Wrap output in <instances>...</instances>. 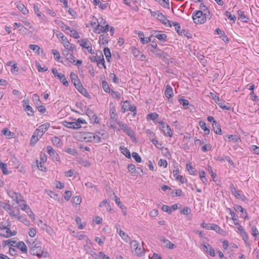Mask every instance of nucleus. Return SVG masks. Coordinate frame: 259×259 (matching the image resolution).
I'll list each match as a JSON object with an SVG mask.
<instances>
[{
  "mask_svg": "<svg viewBox=\"0 0 259 259\" xmlns=\"http://www.w3.org/2000/svg\"><path fill=\"white\" fill-rule=\"evenodd\" d=\"M171 24L175 26V30L180 35H184L188 38H189V36H187V34H190V33L184 29H181V26L179 23L172 21Z\"/></svg>",
  "mask_w": 259,
  "mask_h": 259,
  "instance_id": "10",
  "label": "nucleus"
},
{
  "mask_svg": "<svg viewBox=\"0 0 259 259\" xmlns=\"http://www.w3.org/2000/svg\"><path fill=\"white\" fill-rule=\"evenodd\" d=\"M237 14L238 15L239 19L243 22L248 23L250 19L249 18L244 14V12L241 10H239L237 11Z\"/></svg>",
  "mask_w": 259,
  "mask_h": 259,
  "instance_id": "25",
  "label": "nucleus"
},
{
  "mask_svg": "<svg viewBox=\"0 0 259 259\" xmlns=\"http://www.w3.org/2000/svg\"><path fill=\"white\" fill-rule=\"evenodd\" d=\"M199 124L201 128L203 130L204 134L208 135L210 133V130L209 127H206V123L203 121H200Z\"/></svg>",
  "mask_w": 259,
  "mask_h": 259,
  "instance_id": "38",
  "label": "nucleus"
},
{
  "mask_svg": "<svg viewBox=\"0 0 259 259\" xmlns=\"http://www.w3.org/2000/svg\"><path fill=\"white\" fill-rule=\"evenodd\" d=\"M159 239L161 242L163 243L164 246L165 247L169 249H173L176 247V245L173 243L165 239L164 237H161Z\"/></svg>",
  "mask_w": 259,
  "mask_h": 259,
  "instance_id": "23",
  "label": "nucleus"
},
{
  "mask_svg": "<svg viewBox=\"0 0 259 259\" xmlns=\"http://www.w3.org/2000/svg\"><path fill=\"white\" fill-rule=\"evenodd\" d=\"M104 53L105 56V57L108 62H110V59L111 58V55L110 50L108 48H105L104 49Z\"/></svg>",
  "mask_w": 259,
  "mask_h": 259,
  "instance_id": "46",
  "label": "nucleus"
},
{
  "mask_svg": "<svg viewBox=\"0 0 259 259\" xmlns=\"http://www.w3.org/2000/svg\"><path fill=\"white\" fill-rule=\"evenodd\" d=\"M1 207H3L4 209H5L8 212L9 211L11 208V205L10 204L4 202L3 201H0Z\"/></svg>",
  "mask_w": 259,
  "mask_h": 259,
  "instance_id": "61",
  "label": "nucleus"
},
{
  "mask_svg": "<svg viewBox=\"0 0 259 259\" xmlns=\"http://www.w3.org/2000/svg\"><path fill=\"white\" fill-rule=\"evenodd\" d=\"M212 127L214 132L218 135H222V131L221 128L220 124L218 122H214L212 123Z\"/></svg>",
  "mask_w": 259,
  "mask_h": 259,
  "instance_id": "33",
  "label": "nucleus"
},
{
  "mask_svg": "<svg viewBox=\"0 0 259 259\" xmlns=\"http://www.w3.org/2000/svg\"><path fill=\"white\" fill-rule=\"evenodd\" d=\"M161 58L162 60L166 64H169L170 61V57L165 53H163V54L160 58Z\"/></svg>",
  "mask_w": 259,
  "mask_h": 259,
  "instance_id": "64",
  "label": "nucleus"
},
{
  "mask_svg": "<svg viewBox=\"0 0 259 259\" xmlns=\"http://www.w3.org/2000/svg\"><path fill=\"white\" fill-rule=\"evenodd\" d=\"M206 229L214 230L217 233L221 235H224L225 233V231L223 229L215 224H208V226L206 227Z\"/></svg>",
  "mask_w": 259,
  "mask_h": 259,
  "instance_id": "12",
  "label": "nucleus"
},
{
  "mask_svg": "<svg viewBox=\"0 0 259 259\" xmlns=\"http://www.w3.org/2000/svg\"><path fill=\"white\" fill-rule=\"evenodd\" d=\"M159 4L164 8L168 9L170 8L169 0H161Z\"/></svg>",
  "mask_w": 259,
  "mask_h": 259,
  "instance_id": "57",
  "label": "nucleus"
},
{
  "mask_svg": "<svg viewBox=\"0 0 259 259\" xmlns=\"http://www.w3.org/2000/svg\"><path fill=\"white\" fill-rule=\"evenodd\" d=\"M120 129H121L126 134H127L131 138H135V133L131 127L128 126L126 124L121 121L117 122Z\"/></svg>",
  "mask_w": 259,
  "mask_h": 259,
  "instance_id": "5",
  "label": "nucleus"
},
{
  "mask_svg": "<svg viewBox=\"0 0 259 259\" xmlns=\"http://www.w3.org/2000/svg\"><path fill=\"white\" fill-rule=\"evenodd\" d=\"M7 194L13 201H15L18 204L21 202H25V201L23 199V196L19 193H17L13 190H9L7 191Z\"/></svg>",
  "mask_w": 259,
  "mask_h": 259,
  "instance_id": "3",
  "label": "nucleus"
},
{
  "mask_svg": "<svg viewBox=\"0 0 259 259\" xmlns=\"http://www.w3.org/2000/svg\"><path fill=\"white\" fill-rule=\"evenodd\" d=\"M65 49L69 51L70 52H73L76 51V47L73 44H71L68 41L67 38H64L63 41L61 42Z\"/></svg>",
  "mask_w": 259,
  "mask_h": 259,
  "instance_id": "13",
  "label": "nucleus"
},
{
  "mask_svg": "<svg viewBox=\"0 0 259 259\" xmlns=\"http://www.w3.org/2000/svg\"><path fill=\"white\" fill-rule=\"evenodd\" d=\"M207 13H203L202 11H195L192 14V19L197 24H202L206 21Z\"/></svg>",
  "mask_w": 259,
  "mask_h": 259,
  "instance_id": "1",
  "label": "nucleus"
},
{
  "mask_svg": "<svg viewBox=\"0 0 259 259\" xmlns=\"http://www.w3.org/2000/svg\"><path fill=\"white\" fill-rule=\"evenodd\" d=\"M0 169H2L3 173L4 175H8L9 174V171L7 170V166L6 163H0Z\"/></svg>",
  "mask_w": 259,
  "mask_h": 259,
  "instance_id": "58",
  "label": "nucleus"
},
{
  "mask_svg": "<svg viewBox=\"0 0 259 259\" xmlns=\"http://www.w3.org/2000/svg\"><path fill=\"white\" fill-rule=\"evenodd\" d=\"M203 247V250L208 253L211 256H215V253L214 249L209 244L203 243L202 244Z\"/></svg>",
  "mask_w": 259,
  "mask_h": 259,
  "instance_id": "20",
  "label": "nucleus"
},
{
  "mask_svg": "<svg viewBox=\"0 0 259 259\" xmlns=\"http://www.w3.org/2000/svg\"><path fill=\"white\" fill-rule=\"evenodd\" d=\"M164 95L167 98H170L173 96V90L170 85H166L164 91Z\"/></svg>",
  "mask_w": 259,
  "mask_h": 259,
  "instance_id": "29",
  "label": "nucleus"
},
{
  "mask_svg": "<svg viewBox=\"0 0 259 259\" xmlns=\"http://www.w3.org/2000/svg\"><path fill=\"white\" fill-rule=\"evenodd\" d=\"M11 246L17 247L24 253L27 252V246L23 241H19L16 245L11 244Z\"/></svg>",
  "mask_w": 259,
  "mask_h": 259,
  "instance_id": "21",
  "label": "nucleus"
},
{
  "mask_svg": "<svg viewBox=\"0 0 259 259\" xmlns=\"http://www.w3.org/2000/svg\"><path fill=\"white\" fill-rule=\"evenodd\" d=\"M78 43H79L80 46L82 47L87 49L89 45H91V42L86 38L82 39L81 40H78L77 41Z\"/></svg>",
  "mask_w": 259,
  "mask_h": 259,
  "instance_id": "45",
  "label": "nucleus"
},
{
  "mask_svg": "<svg viewBox=\"0 0 259 259\" xmlns=\"http://www.w3.org/2000/svg\"><path fill=\"white\" fill-rule=\"evenodd\" d=\"M131 106V104L128 101H125L123 102V104L122 106V109L123 110V113H124L126 111H128V108Z\"/></svg>",
  "mask_w": 259,
  "mask_h": 259,
  "instance_id": "60",
  "label": "nucleus"
},
{
  "mask_svg": "<svg viewBox=\"0 0 259 259\" xmlns=\"http://www.w3.org/2000/svg\"><path fill=\"white\" fill-rule=\"evenodd\" d=\"M93 133L83 132L80 134V140L85 142H92Z\"/></svg>",
  "mask_w": 259,
  "mask_h": 259,
  "instance_id": "19",
  "label": "nucleus"
},
{
  "mask_svg": "<svg viewBox=\"0 0 259 259\" xmlns=\"http://www.w3.org/2000/svg\"><path fill=\"white\" fill-rule=\"evenodd\" d=\"M9 226H10L8 221L2 222L0 225V230L3 231L6 230Z\"/></svg>",
  "mask_w": 259,
  "mask_h": 259,
  "instance_id": "63",
  "label": "nucleus"
},
{
  "mask_svg": "<svg viewBox=\"0 0 259 259\" xmlns=\"http://www.w3.org/2000/svg\"><path fill=\"white\" fill-rule=\"evenodd\" d=\"M69 34H70V35L76 38V39H77V38H79L80 37V36L78 34V33L75 30H74L73 29H70V30H69Z\"/></svg>",
  "mask_w": 259,
  "mask_h": 259,
  "instance_id": "62",
  "label": "nucleus"
},
{
  "mask_svg": "<svg viewBox=\"0 0 259 259\" xmlns=\"http://www.w3.org/2000/svg\"><path fill=\"white\" fill-rule=\"evenodd\" d=\"M138 35V36L139 38L141 40V42L143 44H148V41L147 40H145L146 38L144 37V33L142 31H139L137 33Z\"/></svg>",
  "mask_w": 259,
  "mask_h": 259,
  "instance_id": "59",
  "label": "nucleus"
},
{
  "mask_svg": "<svg viewBox=\"0 0 259 259\" xmlns=\"http://www.w3.org/2000/svg\"><path fill=\"white\" fill-rule=\"evenodd\" d=\"M20 208L26 212L28 215L32 219H34V214L31 210L29 205L26 204H23V205L19 204Z\"/></svg>",
  "mask_w": 259,
  "mask_h": 259,
  "instance_id": "18",
  "label": "nucleus"
},
{
  "mask_svg": "<svg viewBox=\"0 0 259 259\" xmlns=\"http://www.w3.org/2000/svg\"><path fill=\"white\" fill-rule=\"evenodd\" d=\"M183 194V191L181 189H176L172 191L171 195L172 197L181 196Z\"/></svg>",
  "mask_w": 259,
  "mask_h": 259,
  "instance_id": "56",
  "label": "nucleus"
},
{
  "mask_svg": "<svg viewBox=\"0 0 259 259\" xmlns=\"http://www.w3.org/2000/svg\"><path fill=\"white\" fill-rule=\"evenodd\" d=\"M70 77L72 83H73L76 89H77L78 87H79L82 85L77 75L75 73L72 72H71L70 74Z\"/></svg>",
  "mask_w": 259,
  "mask_h": 259,
  "instance_id": "16",
  "label": "nucleus"
},
{
  "mask_svg": "<svg viewBox=\"0 0 259 259\" xmlns=\"http://www.w3.org/2000/svg\"><path fill=\"white\" fill-rule=\"evenodd\" d=\"M47 152L54 160L60 161V157L58 153L52 148L51 146L47 147Z\"/></svg>",
  "mask_w": 259,
  "mask_h": 259,
  "instance_id": "14",
  "label": "nucleus"
},
{
  "mask_svg": "<svg viewBox=\"0 0 259 259\" xmlns=\"http://www.w3.org/2000/svg\"><path fill=\"white\" fill-rule=\"evenodd\" d=\"M151 53L156 55L157 57L160 58L162 55L163 54V52L161 50L156 48V49H150Z\"/></svg>",
  "mask_w": 259,
  "mask_h": 259,
  "instance_id": "44",
  "label": "nucleus"
},
{
  "mask_svg": "<svg viewBox=\"0 0 259 259\" xmlns=\"http://www.w3.org/2000/svg\"><path fill=\"white\" fill-rule=\"evenodd\" d=\"M10 226H9L6 229V234H1V236H3L4 237H5V238H9L11 236L16 235L17 234V231H11L10 229Z\"/></svg>",
  "mask_w": 259,
  "mask_h": 259,
  "instance_id": "34",
  "label": "nucleus"
},
{
  "mask_svg": "<svg viewBox=\"0 0 259 259\" xmlns=\"http://www.w3.org/2000/svg\"><path fill=\"white\" fill-rule=\"evenodd\" d=\"M35 66L38 71V72H44L48 70V68L46 66L41 67L40 63L36 61Z\"/></svg>",
  "mask_w": 259,
  "mask_h": 259,
  "instance_id": "52",
  "label": "nucleus"
},
{
  "mask_svg": "<svg viewBox=\"0 0 259 259\" xmlns=\"http://www.w3.org/2000/svg\"><path fill=\"white\" fill-rule=\"evenodd\" d=\"M57 24L61 27L63 31H65L67 34H69V31L70 30L71 28L67 25L65 24L63 21H58Z\"/></svg>",
  "mask_w": 259,
  "mask_h": 259,
  "instance_id": "31",
  "label": "nucleus"
},
{
  "mask_svg": "<svg viewBox=\"0 0 259 259\" xmlns=\"http://www.w3.org/2000/svg\"><path fill=\"white\" fill-rule=\"evenodd\" d=\"M52 72L54 76L55 77H57L58 78H59L61 83H62L64 85H65V87L68 86V82L67 80L66 77L64 74L59 73L58 72L57 69L55 68L52 69Z\"/></svg>",
  "mask_w": 259,
  "mask_h": 259,
  "instance_id": "6",
  "label": "nucleus"
},
{
  "mask_svg": "<svg viewBox=\"0 0 259 259\" xmlns=\"http://www.w3.org/2000/svg\"><path fill=\"white\" fill-rule=\"evenodd\" d=\"M157 19L165 25H167L169 26V27H171L172 26L171 23L172 22V21L167 19L165 15H164L161 12H159V14L157 16Z\"/></svg>",
  "mask_w": 259,
  "mask_h": 259,
  "instance_id": "15",
  "label": "nucleus"
},
{
  "mask_svg": "<svg viewBox=\"0 0 259 259\" xmlns=\"http://www.w3.org/2000/svg\"><path fill=\"white\" fill-rule=\"evenodd\" d=\"M52 143L58 147H61L62 145V142L60 138L58 137L55 136L52 139Z\"/></svg>",
  "mask_w": 259,
  "mask_h": 259,
  "instance_id": "41",
  "label": "nucleus"
},
{
  "mask_svg": "<svg viewBox=\"0 0 259 259\" xmlns=\"http://www.w3.org/2000/svg\"><path fill=\"white\" fill-rule=\"evenodd\" d=\"M159 123L161 125L160 128L162 130L164 135L171 137L172 136V132L170 128V126L167 124L163 122H159Z\"/></svg>",
  "mask_w": 259,
  "mask_h": 259,
  "instance_id": "9",
  "label": "nucleus"
},
{
  "mask_svg": "<svg viewBox=\"0 0 259 259\" xmlns=\"http://www.w3.org/2000/svg\"><path fill=\"white\" fill-rule=\"evenodd\" d=\"M225 101L222 100L221 99L219 101H216V103L222 109L230 110L231 109V108L230 106L225 105Z\"/></svg>",
  "mask_w": 259,
  "mask_h": 259,
  "instance_id": "37",
  "label": "nucleus"
},
{
  "mask_svg": "<svg viewBox=\"0 0 259 259\" xmlns=\"http://www.w3.org/2000/svg\"><path fill=\"white\" fill-rule=\"evenodd\" d=\"M8 213L12 218H16L19 220L21 219L19 206H16L14 208L11 207Z\"/></svg>",
  "mask_w": 259,
  "mask_h": 259,
  "instance_id": "17",
  "label": "nucleus"
},
{
  "mask_svg": "<svg viewBox=\"0 0 259 259\" xmlns=\"http://www.w3.org/2000/svg\"><path fill=\"white\" fill-rule=\"evenodd\" d=\"M63 125L68 128H73V129H79V126H78V123L77 122H68V121H64L63 122Z\"/></svg>",
  "mask_w": 259,
  "mask_h": 259,
  "instance_id": "28",
  "label": "nucleus"
},
{
  "mask_svg": "<svg viewBox=\"0 0 259 259\" xmlns=\"http://www.w3.org/2000/svg\"><path fill=\"white\" fill-rule=\"evenodd\" d=\"M109 29V25L106 24L105 26L101 25L98 24L95 26L94 28V32L95 33L100 34L101 32L106 33Z\"/></svg>",
  "mask_w": 259,
  "mask_h": 259,
  "instance_id": "11",
  "label": "nucleus"
},
{
  "mask_svg": "<svg viewBox=\"0 0 259 259\" xmlns=\"http://www.w3.org/2000/svg\"><path fill=\"white\" fill-rule=\"evenodd\" d=\"M101 142V137L97 134L93 133L92 142L98 143Z\"/></svg>",
  "mask_w": 259,
  "mask_h": 259,
  "instance_id": "54",
  "label": "nucleus"
},
{
  "mask_svg": "<svg viewBox=\"0 0 259 259\" xmlns=\"http://www.w3.org/2000/svg\"><path fill=\"white\" fill-rule=\"evenodd\" d=\"M2 133L4 134L8 139H10L14 135V133H12L9 131L8 128H4Z\"/></svg>",
  "mask_w": 259,
  "mask_h": 259,
  "instance_id": "43",
  "label": "nucleus"
},
{
  "mask_svg": "<svg viewBox=\"0 0 259 259\" xmlns=\"http://www.w3.org/2000/svg\"><path fill=\"white\" fill-rule=\"evenodd\" d=\"M29 253L33 255H36L38 257H46L47 256V252L45 251L42 247L38 243L33 249L29 250Z\"/></svg>",
  "mask_w": 259,
  "mask_h": 259,
  "instance_id": "2",
  "label": "nucleus"
},
{
  "mask_svg": "<svg viewBox=\"0 0 259 259\" xmlns=\"http://www.w3.org/2000/svg\"><path fill=\"white\" fill-rule=\"evenodd\" d=\"M251 231L252 235L255 237L254 239L256 240L259 237V233L256 227L255 226H252Z\"/></svg>",
  "mask_w": 259,
  "mask_h": 259,
  "instance_id": "51",
  "label": "nucleus"
},
{
  "mask_svg": "<svg viewBox=\"0 0 259 259\" xmlns=\"http://www.w3.org/2000/svg\"><path fill=\"white\" fill-rule=\"evenodd\" d=\"M152 36H154L159 40H165L167 37V36L165 34L160 33V31H154L152 35Z\"/></svg>",
  "mask_w": 259,
  "mask_h": 259,
  "instance_id": "27",
  "label": "nucleus"
},
{
  "mask_svg": "<svg viewBox=\"0 0 259 259\" xmlns=\"http://www.w3.org/2000/svg\"><path fill=\"white\" fill-rule=\"evenodd\" d=\"M24 109L28 116L34 115V111L33 108L29 105H26L25 107H24Z\"/></svg>",
  "mask_w": 259,
  "mask_h": 259,
  "instance_id": "48",
  "label": "nucleus"
},
{
  "mask_svg": "<svg viewBox=\"0 0 259 259\" xmlns=\"http://www.w3.org/2000/svg\"><path fill=\"white\" fill-rule=\"evenodd\" d=\"M17 8L23 15H27L28 13V10L25 6L21 3H18Z\"/></svg>",
  "mask_w": 259,
  "mask_h": 259,
  "instance_id": "36",
  "label": "nucleus"
},
{
  "mask_svg": "<svg viewBox=\"0 0 259 259\" xmlns=\"http://www.w3.org/2000/svg\"><path fill=\"white\" fill-rule=\"evenodd\" d=\"M75 222L76 224L78 225V229H82L86 225L85 223H81V219L79 217H76Z\"/></svg>",
  "mask_w": 259,
  "mask_h": 259,
  "instance_id": "47",
  "label": "nucleus"
},
{
  "mask_svg": "<svg viewBox=\"0 0 259 259\" xmlns=\"http://www.w3.org/2000/svg\"><path fill=\"white\" fill-rule=\"evenodd\" d=\"M119 149L121 152L128 159L131 158V155L129 150L124 146H120Z\"/></svg>",
  "mask_w": 259,
  "mask_h": 259,
  "instance_id": "35",
  "label": "nucleus"
},
{
  "mask_svg": "<svg viewBox=\"0 0 259 259\" xmlns=\"http://www.w3.org/2000/svg\"><path fill=\"white\" fill-rule=\"evenodd\" d=\"M115 227L116 228L117 232L118 233L119 236L121 237V238L123 240H124L126 242H127L130 238L128 235L121 230L118 231V228H120V225L118 224H117Z\"/></svg>",
  "mask_w": 259,
  "mask_h": 259,
  "instance_id": "24",
  "label": "nucleus"
},
{
  "mask_svg": "<svg viewBox=\"0 0 259 259\" xmlns=\"http://www.w3.org/2000/svg\"><path fill=\"white\" fill-rule=\"evenodd\" d=\"M102 85L103 89L105 92H106V93L110 92V89L109 84L106 81H105V80L102 81Z\"/></svg>",
  "mask_w": 259,
  "mask_h": 259,
  "instance_id": "55",
  "label": "nucleus"
},
{
  "mask_svg": "<svg viewBox=\"0 0 259 259\" xmlns=\"http://www.w3.org/2000/svg\"><path fill=\"white\" fill-rule=\"evenodd\" d=\"M234 209L236 211L240 212V213H242L243 214L242 217L245 220H247L249 219V217L246 211L241 206L235 205L234 207Z\"/></svg>",
  "mask_w": 259,
  "mask_h": 259,
  "instance_id": "22",
  "label": "nucleus"
},
{
  "mask_svg": "<svg viewBox=\"0 0 259 259\" xmlns=\"http://www.w3.org/2000/svg\"><path fill=\"white\" fill-rule=\"evenodd\" d=\"M132 251H135L137 256H141L143 254V249L139 247L138 242L135 240H132L130 243Z\"/></svg>",
  "mask_w": 259,
  "mask_h": 259,
  "instance_id": "4",
  "label": "nucleus"
},
{
  "mask_svg": "<svg viewBox=\"0 0 259 259\" xmlns=\"http://www.w3.org/2000/svg\"><path fill=\"white\" fill-rule=\"evenodd\" d=\"M225 15L228 18V19L232 20L233 23H234L236 20V17L234 15H232L229 11H226Z\"/></svg>",
  "mask_w": 259,
  "mask_h": 259,
  "instance_id": "50",
  "label": "nucleus"
},
{
  "mask_svg": "<svg viewBox=\"0 0 259 259\" xmlns=\"http://www.w3.org/2000/svg\"><path fill=\"white\" fill-rule=\"evenodd\" d=\"M33 10L37 16L39 17L42 21H44L45 16L41 14L38 6L35 4L33 5Z\"/></svg>",
  "mask_w": 259,
  "mask_h": 259,
  "instance_id": "42",
  "label": "nucleus"
},
{
  "mask_svg": "<svg viewBox=\"0 0 259 259\" xmlns=\"http://www.w3.org/2000/svg\"><path fill=\"white\" fill-rule=\"evenodd\" d=\"M186 169L190 175L194 176L197 175V170L192 167L190 163H187Z\"/></svg>",
  "mask_w": 259,
  "mask_h": 259,
  "instance_id": "39",
  "label": "nucleus"
},
{
  "mask_svg": "<svg viewBox=\"0 0 259 259\" xmlns=\"http://www.w3.org/2000/svg\"><path fill=\"white\" fill-rule=\"evenodd\" d=\"M28 247L29 248V250H31V249H33L34 247L37 245V243L35 241L31 240H26V241Z\"/></svg>",
  "mask_w": 259,
  "mask_h": 259,
  "instance_id": "53",
  "label": "nucleus"
},
{
  "mask_svg": "<svg viewBox=\"0 0 259 259\" xmlns=\"http://www.w3.org/2000/svg\"><path fill=\"white\" fill-rule=\"evenodd\" d=\"M238 233H239L242 237V240L244 241L245 244L246 246L249 245L248 235L241 225H239V226H238Z\"/></svg>",
  "mask_w": 259,
  "mask_h": 259,
  "instance_id": "8",
  "label": "nucleus"
},
{
  "mask_svg": "<svg viewBox=\"0 0 259 259\" xmlns=\"http://www.w3.org/2000/svg\"><path fill=\"white\" fill-rule=\"evenodd\" d=\"M179 102L181 105H182L185 109H190L191 107H193L192 105L189 104L188 100L184 99V97H181L179 98Z\"/></svg>",
  "mask_w": 259,
  "mask_h": 259,
  "instance_id": "26",
  "label": "nucleus"
},
{
  "mask_svg": "<svg viewBox=\"0 0 259 259\" xmlns=\"http://www.w3.org/2000/svg\"><path fill=\"white\" fill-rule=\"evenodd\" d=\"M110 114L111 119H114L117 118V113L114 104L112 102L110 103Z\"/></svg>",
  "mask_w": 259,
  "mask_h": 259,
  "instance_id": "30",
  "label": "nucleus"
},
{
  "mask_svg": "<svg viewBox=\"0 0 259 259\" xmlns=\"http://www.w3.org/2000/svg\"><path fill=\"white\" fill-rule=\"evenodd\" d=\"M94 4L96 6H99V8L102 10H105L108 6V4L107 3L103 4L100 1V0H94Z\"/></svg>",
  "mask_w": 259,
  "mask_h": 259,
  "instance_id": "40",
  "label": "nucleus"
},
{
  "mask_svg": "<svg viewBox=\"0 0 259 259\" xmlns=\"http://www.w3.org/2000/svg\"><path fill=\"white\" fill-rule=\"evenodd\" d=\"M79 92H80L82 95H83L85 97H90L87 91L83 88L82 85L80 87H78V88L76 89Z\"/></svg>",
  "mask_w": 259,
  "mask_h": 259,
  "instance_id": "49",
  "label": "nucleus"
},
{
  "mask_svg": "<svg viewBox=\"0 0 259 259\" xmlns=\"http://www.w3.org/2000/svg\"><path fill=\"white\" fill-rule=\"evenodd\" d=\"M45 131H40V129H36L33 133V135L30 139V145H34L36 142L38 141L39 138H41Z\"/></svg>",
  "mask_w": 259,
  "mask_h": 259,
  "instance_id": "7",
  "label": "nucleus"
},
{
  "mask_svg": "<svg viewBox=\"0 0 259 259\" xmlns=\"http://www.w3.org/2000/svg\"><path fill=\"white\" fill-rule=\"evenodd\" d=\"M108 34H101L99 36L100 44L101 45H107L108 42Z\"/></svg>",
  "mask_w": 259,
  "mask_h": 259,
  "instance_id": "32",
  "label": "nucleus"
}]
</instances>
